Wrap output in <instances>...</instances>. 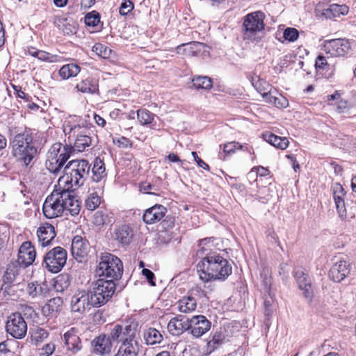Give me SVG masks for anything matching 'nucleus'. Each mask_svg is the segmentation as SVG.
Wrapping results in <instances>:
<instances>
[{
  "label": "nucleus",
  "instance_id": "nucleus-1",
  "mask_svg": "<svg viewBox=\"0 0 356 356\" xmlns=\"http://www.w3.org/2000/svg\"><path fill=\"white\" fill-rule=\"evenodd\" d=\"M80 211V204L74 195L63 188L54 190L43 203L42 211L47 218H54L69 213L72 216L77 215Z\"/></svg>",
  "mask_w": 356,
  "mask_h": 356
},
{
  "label": "nucleus",
  "instance_id": "nucleus-2",
  "mask_svg": "<svg viewBox=\"0 0 356 356\" xmlns=\"http://www.w3.org/2000/svg\"><path fill=\"white\" fill-rule=\"evenodd\" d=\"M200 279L203 282L225 280L232 272L229 261L216 252H212L204 257L197 265Z\"/></svg>",
  "mask_w": 356,
  "mask_h": 356
},
{
  "label": "nucleus",
  "instance_id": "nucleus-3",
  "mask_svg": "<svg viewBox=\"0 0 356 356\" xmlns=\"http://www.w3.org/2000/svg\"><path fill=\"white\" fill-rule=\"evenodd\" d=\"M90 169L88 161L75 159L70 161L64 168V175L58 179V186L68 191H74L83 186Z\"/></svg>",
  "mask_w": 356,
  "mask_h": 356
},
{
  "label": "nucleus",
  "instance_id": "nucleus-4",
  "mask_svg": "<svg viewBox=\"0 0 356 356\" xmlns=\"http://www.w3.org/2000/svg\"><path fill=\"white\" fill-rule=\"evenodd\" d=\"M12 154L23 165L28 166L37 154L32 134L24 131L16 134L11 142Z\"/></svg>",
  "mask_w": 356,
  "mask_h": 356
},
{
  "label": "nucleus",
  "instance_id": "nucleus-5",
  "mask_svg": "<svg viewBox=\"0 0 356 356\" xmlns=\"http://www.w3.org/2000/svg\"><path fill=\"white\" fill-rule=\"evenodd\" d=\"M95 273L99 278L113 280V282H115L122 275V262L118 257L112 254H102L99 258Z\"/></svg>",
  "mask_w": 356,
  "mask_h": 356
},
{
  "label": "nucleus",
  "instance_id": "nucleus-6",
  "mask_svg": "<svg viewBox=\"0 0 356 356\" xmlns=\"http://www.w3.org/2000/svg\"><path fill=\"white\" fill-rule=\"evenodd\" d=\"M72 147L70 145L56 143L47 153L46 168L51 173L56 174L70 157Z\"/></svg>",
  "mask_w": 356,
  "mask_h": 356
},
{
  "label": "nucleus",
  "instance_id": "nucleus-7",
  "mask_svg": "<svg viewBox=\"0 0 356 356\" xmlns=\"http://www.w3.org/2000/svg\"><path fill=\"white\" fill-rule=\"evenodd\" d=\"M264 14L261 11H256L248 14L243 17L242 33L243 40L250 42L256 41L259 34L264 30Z\"/></svg>",
  "mask_w": 356,
  "mask_h": 356
},
{
  "label": "nucleus",
  "instance_id": "nucleus-8",
  "mask_svg": "<svg viewBox=\"0 0 356 356\" xmlns=\"http://www.w3.org/2000/svg\"><path fill=\"white\" fill-rule=\"evenodd\" d=\"M116 289V284L113 280L99 278L93 282L88 289L97 307L106 303L113 296Z\"/></svg>",
  "mask_w": 356,
  "mask_h": 356
},
{
  "label": "nucleus",
  "instance_id": "nucleus-9",
  "mask_svg": "<svg viewBox=\"0 0 356 356\" xmlns=\"http://www.w3.org/2000/svg\"><path fill=\"white\" fill-rule=\"evenodd\" d=\"M93 126L86 119L74 117L64 122L63 129L65 134L68 136V140L71 138H77L82 136H90Z\"/></svg>",
  "mask_w": 356,
  "mask_h": 356
},
{
  "label": "nucleus",
  "instance_id": "nucleus-10",
  "mask_svg": "<svg viewBox=\"0 0 356 356\" xmlns=\"http://www.w3.org/2000/svg\"><path fill=\"white\" fill-rule=\"evenodd\" d=\"M67 258V251L63 248L57 246L45 254L43 265L49 271L56 273L64 267Z\"/></svg>",
  "mask_w": 356,
  "mask_h": 356
},
{
  "label": "nucleus",
  "instance_id": "nucleus-11",
  "mask_svg": "<svg viewBox=\"0 0 356 356\" xmlns=\"http://www.w3.org/2000/svg\"><path fill=\"white\" fill-rule=\"evenodd\" d=\"M92 295L89 290L79 291L75 293L70 301L71 310L74 313L83 314L93 307H97Z\"/></svg>",
  "mask_w": 356,
  "mask_h": 356
},
{
  "label": "nucleus",
  "instance_id": "nucleus-12",
  "mask_svg": "<svg viewBox=\"0 0 356 356\" xmlns=\"http://www.w3.org/2000/svg\"><path fill=\"white\" fill-rule=\"evenodd\" d=\"M6 329L13 337L21 339L26 335L27 323L21 313L15 312L8 317Z\"/></svg>",
  "mask_w": 356,
  "mask_h": 356
},
{
  "label": "nucleus",
  "instance_id": "nucleus-13",
  "mask_svg": "<svg viewBox=\"0 0 356 356\" xmlns=\"http://www.w3.org/2000/svg\"><path fill=\"white\" fill-rule=\"evenodd\" d=\"M136 328L135 325H126L124 326L115 325L111 330L109 336L113 341L122 342V344L127 343H137L134 340Z\"/></svg>",
  "mask_w": 356,
  "mask_h": 356
},
{
  "label": "nucleus",
  "instance_id": "nucleus-14",
  "mask_svg": "<svg viewBox=\"0 0 356 356\" xmlns=\"http://www.w3.org/2000/svg\"><path fill=\"white\" fill-rule=\"evenodd\" d=\"M350 49L348 40L344 38L325 40L323 45V51L332 57L343 56Z\"/></svg>",
  "mask_w": 356,
  "mask_h": 356
},
{
  "label": "nucleus",
  "instance_id": "nucleus-15",
  "mask_svg": "<svg viewBox=\"0 0 356 356\" xmlns=\"http://www.w3.org/2000/svg\"><path fill=\"white\" fill-rule=\"evenodd\" d=\"M188 330L196 338L207 332L211 326V322L203 315H196L188 318Z\"/></svg>",
  "mask_w": 356,
  "mask_h": 356
},
{
  "label": "nucleus",
  "instance_id": "nucleus-16",
  "mask_svg": "<svg viewBox=\"0 0 356 356\" xmlns=\"http://www.w3.org/2000/svg\"><path fill=\"white\" fill-rule=\"evenodd\" d=\"M35 250L31 241H25L21 245L19 249L16 263L20 267L26 268L33 264L35 259Z\"/></svg>",
  "mask_w": 356,
  "mask_h": 356
},
{
  "label": "nucleus",
  "instance_id": "nucleus-17",
  "mask_svg": "<svg viewBox=\"0 0 356 356\" xmlns=\"http://www.w3.org/2000/svg\"><path fill=\"white\" fill-rule=\"evenodd\" d=\"M294 277L298 283V288L302 291L303 296L311 300L313 297L312 283L308 274L301 268L294 270Z\"/></svg>",
  "mask_w": 356,
  "mask_h": 356
},
{
  "label": "nucleus",
  "instance_id": "nucleus-18",
  "mask_svg": "<svg viewBox=\"0 0 356 356\" xmlns=\"http://www.w3.org/2000/svg\"><path fill=\"white\" fill-rule=\"evenodd\" d=\"M332 191L337 213L341 218H346L347 216L344 202V198L346 194V191L339 183H334L332 185Z\"/></svg>",
  "mask_w": 356,
  "mask_h": 356
},
{
  "label": "nucleus",
  "instance_id": "nucleus-19",
  "mask_svg": "<svg viewBox=\"0 0 356 356\" xmlns=\"http://www.w3.org/2000/svg\"><path fill=\"white\" fill-rule=\"evenodd\" d=\"M92 345L93 352L102 356L110 355L113 348L112 339L106 334H100L95 337Z\"/></svg>",
  "mask_w": 356,
  "mask_h": 356
},
{
  "label": "nucleus",
  "instance_id": "nucleus-20",
  "mask_svg": "<svg viewBox=\"0 0 356 356\" xmlns=\"http://www.w3.org/2000/svg\"><path fill=\"white\" fill-rule=\"evenodd\" d=\"M348 10L349 8L347 6L334 3L325 9H321V5H317L315 13L318 16H323L326 19H332L340 15H346L348 13Z\"/></svg>",
  "mask_w": 356,
  "mask_h": 356
},
{
  "label": "nucleus",
  "instance_id": "nucleus-21",
  "mask_svg": "<svg viewBox=\"0 0 356 356\" xmlns=\"http://www.w3.org/2000/svg\"><path fill=\"white\" fill-rule=\"evenodd\" d=\"M90 245L86 239L81 236H75L72 241L71 251L73 257L81 261L89 252Z\"/></svg>",
  "mask_w": 356,
  "mask_h": 356
},
{
  "label": "nucleus",
  "instance_id": "nucleus-22",
  "mask_svg": "<svg viewBox=\"0 0 356 356\" xmlns=\"http://www.w3.org/2000/svg\"><path fill=\"white\" fill-rule=\"evenodd\" d=\"M167 209L161 204H155L147 209L143 213V219L146 224H154L163 218Z\"/></svg>",
  "mask_w": 356,
  "mask_h": 356
},
{
  "label": "nucleus",
  "instance_id": "nucleus-23",
  "mask_svg": "<svg viewBox=\"0 0 356 356\" xmlns=\"http://www.w3.org/2000/svg\"><path fill=\"white\" fill-rule=\"evenodd\" d=\"M188 318L183 315H177L168 323V330L172 335L179 336L188 330Z\"/></svg>",
  "mask_w": 356,
  "mask_h": 356
},
{
  "label": "nucleus",
  "instance_id": "nucleus-24",
  "mask_svg": "<svg viewBox=\"0 0 356 356\" xmlns=\"http://www.w3.org/2000/svg\"><path fill=\"white\" fill-rule=\"evenodd\" d=\"M56 235L54 227L49 223L42 224L37 229L38 242L42 247L50 245Z\"/></svg>",
  "mask_w": 356,
  "mask_h": 356
},
{
  "label": "nucleus",
  "instance_id": "nucleus-25",
  "mask_svg": "<svg viewBox=\"0 0 356 356\" xmlns=\"http://www.w3.org/2000/svg\"><path fill=\"white\" fill-rule=\"evenodd\" d=\"M349 273V264L345 260H340L332 266L329 276L334 282H340L346 277Z\"/></svg>",
  "mask_w": 356,
  "mask_h": 356
},
{
  "label": "nucleus",
  "instance_id": "nucleus-26",
  "mask_svg": "<svg viewBox=\"0 0 356 356\" xmlns=\"http://www.w3.org/2000/svg\"><path fill=\"white\" fill-rule=\"evenodd\" d=\"M64 340L67 350L76 353L81 348L79 337L75 328L72 327L64 334Z\"/></svg>",
  "mask_w": 356,
  "mask_h": 356
},
{
  "label": "nucleus",
  "instance_id": "nucleus-27",
  "mask_svg": "<svg viewBox=\"0 0 356 356\" xmlns=\"http://www.w3.org/2000/svg\"><path fill=\"white\" fill-rule=\"evenodd\" d=\"M113 238L122 245H129L133 238L132 230L127 225H122L114 230Z\"/></svg>",
  "mask_w": 356,
  "mask_h": 356
},
{
  "label": "nucleus",
  "instance_id": "nucleus-28",
  "mask_svg": "<svg viewBox=\"0 0 356 356\" xmlns=\"http://www.w3.org/2000/svg\"><path fill=\"white\" fill-rule=\"evenodd\" d=\"M20 266L16 262H11L8 264L6 270L3 276V285L7 289L16 279L19 273Z\"/></svg>",
  "mask_w": 356,
  "mask_h": 356
},
{
  "label": "nucleus",
  "instance_id": "nucleus-29",
  "mask_svg": "<svg viewBox=\"0 0 356 356\" xmlns=\"http://www.w3.org/2000/svg\"><path fill=\"white\" fill-rule=\"evenodd\" d=\"M264 139L271 145L280 149H285L289 146V140L286 137H280L272 133L263 134Z\"/></svg>",
  "mask_w": 356,
  "mask_h": 356
},
{
  "label": "nucleus",
  "instance_id": "nucleus-30",
  "mask_svg": "<svg viewBox=\"0 0 356 356\" xmlns=\"http://www.w3.org/2000/svg\"><path fill=\"white\" fill-rule=\"evenodd\" d=\"M197 301L191 294L183 297L177 302L178 310L181 313H190L195 310Z\"/></svg>",
  "mask_w": 356,
  "mask_h": 356
},
{
  "label": "nucleus",
  "instance_id": "nucleus-31",
  "mask_svg": "<svg viewBox=\"0 0 356 356\" xmlns=\"http://www.w3.org/2000/svg\"><path fill=\"white\" fill-rule=\"evenodd\" d=\"M62 304V298L59 297L51 298L42 307V312L47 316H53L60 309Z\"/></svg>",
  "mask_w": 356,
  "mask_h": 356
},
{
  "label": "nucleus",
  "instance_id": "nucleus-32",
  "mask_svg": "<svg viewBox=\"0 0 356 356\" xmlns=\"http://www.w3.org/2000/svg\"><path fill=\"white\" fill-rule=\"evenodd\" d=\"M29 334L31 335V343L35 345L41 343L49 337L48 331L39 326L31 328Z\"/></svg>",
  "mask_w": 356,
  "mask_h": 356
},
{
  "label": "nucleus",
  "instance_id": "nucleus-33",
  "mask_svg": "<svg viewBox=\"0 0 356 356\" xmlns=\"http://www.w3.org/2000/svg\"><path fill=\"white\" fill-rule=\"evenodd\" d=\"M28 54L33 57H35L42 61H46L49 63L56 62L57 60V56L51 55L49 53L37 49L35 47H29L27 50Z\"/></svg>",
  "mask_w": 356,
  "mask_h": 356
},
{
  "label": "nucleus",
  "instance_id": "nucleus-34",
  "mask_svg": "<svg viewBox=\"0 0 356 356\" xmlns=\"http://www.w3.org/2000/svg\"><path fill=\"white\" fill-rule=\"evenodd\" d=\"M138 353V343H127L121 344L114 356H137Z\"/></svg>",
  "mask_w": 356,
  "mask_h": 356
},
{
  "label": "nucleus",
  "instance_id": "nucleus-35",
  "mask_svg": "<svg viewBox=\"0 0 356 356\" xmlns=\"http://www.w3.org/2000/svg\"><path fill=\"white\" fill-rule=\"evenodd\" d=\"M92 172L93 174L92 179L95 181H99L106 176L104 163L101 159L96 158L95 159Z\"/></svg>",
  "mask_w": 356,
  "mask_h": 356
},
{
  "label": "nucleus",
  "instance_id": "nucleus-36",
  "mask_svg": "<svg viewBox=\"0 0 356 356\" xmlns=\"http://www.w3.org/2000/svg\"><path fill=\"white\" fill-rule=\"evenodd\" d=\"M146 343L149 345L160 343L163 341L162 334L155 328H149L144 332Z\"/></svg>",
  "mask_w": 356,
  "mask_h": 356
},
{
  "label": "nucleus",
  "instance_id": "nucleus-37",
  "mask_svg": "<svg viewBox=\"0 0 356 356\" xmlns=\"http://www.w3.org/2000/svg\"><path fill=\"white\" fill-rule=\"evenodd\" d=\"M80 72V67L74 63L64 65L59 70V74L63 79L76 76Z\"/></svg>",
  "mask_w": 356,
  "mask_h": 356
},
{
  "label": "nucleus",
  "instance_id": "nucleus-38",
  "mask_svg": "<svg viewBox=\"0 0 356 356\" xmlns=\"http://www.w3.org/2000/svg\"><path fill=\"white\" fill-rule=\"evenodd\" d=\"M74 140V149L82 152L91 145L92 138L90 136L85 135L77 138H71Z\"/></svg>",
  "mask_w": 356,
  "mask_h": 356
},
{
  "label": "nucleus",
  "instance_id": "nucleus-39",
  "mask_svg": "<svg viewBox=\"0 0 356 356\" xmlns=\"http://www.w3.org/2000/svg\"><path fill=\"white\" fill-rule=\"evenodd\" d=\"M76 88L79 91L84 93H95L97 90V85L90 78H87L78 83Z\"/></svg>",
  "mask_w": 356,
  "mask_h": 356
},
{
  "label": "nucleus",
  "instance_id": "nucleus-40",
  "mask_svg": "<svg viewBox=\"0 0 356 356\" xmlns=\"http://www.w3.org/2000/svg\"><path fill=\"white\" fill-rule=\"evenodd\" d=\"M251 82L255 90L261 95L264 93L267 92V91H268L272 87V86H270L268 82L256 74L252 77Z\"/></svg>",
  "mask_w": 356,
  "mask_h": 356
},
{
  "label": "nucleus",
  "instance_id": "nucleus-41",
  "mask_svg": "<svg viewBox=\"0 0 356 356\" xmlns=\"http://www.w3.org/2000/svg\"><path fill=\"white\" fill-rule=\"evenodd\" d=\"M192 82L193 83V86L196 89H204L209 90L212 88V81L211 79L206 76H194L192 79Z\"/></svg>",
  "mask_w": 356,
  "mask_h": 356
},
{
  "label": "nucleus",
  "instance_id": "nucleus-42",
  "mask_svg": "<svg viewBox=\"0 0 356 356\" xmlns=\"http://www.w3.org/2000/svg\"><path fill=\"white\" fill-rule=\"evenodd\" d=\"M137 117L139 123L145 126L152 124L155 115L147 109H140L137 111Z\"/></svg>",
  "mask_w": 356,
  "mask_h": 356
},
{
  "label": "nucleus",
  "instance_id": "nucleus-43",
  "mask_svg": "<svg viewBox=\"0 0 356 356\" xmlns=\"http://www.w3.org/2000/svg\"><path fill=\"white\" fill-rule=\"evenodd\" d=\"M101 203V198L96 192H93L88 195L85 200V207L90 211L96 209Z\"/></svg>",
  "mask_w": 356,
  "mask_h": 356
},
{
  "label": "nucleus",
  "instance_id": "nucleus-44",
  "mask_svg": "<svg viewBox=\"0 0 356 356\" xmlns=\"http://www.w3.org/2000/svg\"><path fill=\"white\" fill-rule=\"evenodd\" d=\"M92 51L95 52L99 57L106 59L111 58L113 51L111 49L101 43H96L92 47Z\"/></svg>",
  "mask_w": 356,
  "mask_h": 356
},
{
  "label": "nucleus",
  "instance_id": "nucleus-45",
  "mask_svg": "<svg viewBox=\"0 0 356 356\" xmlns=\"http://www.w3.org/2000/svg\"><path fill=\"white\" fill-rule=\"evenodd\" d=\"M353 106L346 100H340L337 103V111L339 113H343L346 115H351L353 113L352 110Z\"/></svg>",
  "mask_w": 356,
  "mask_h": 356
},
{
  "label": "nucleus",
  "instance_id": "nucleus-46",
  "mask_svg": "<svg viewBox=\"0 0 356 356\" xmlns=\"http://www.w3.org/2000/svg\"><path fill=\"white\" fill-rule=\"evenodd\" d=\"M26 291L29 296L33 298L40 295L42 292V287L37 282H31L28 284Z\"/></svg>",
  "mask_w": 356,
  "mask_h": 356
},
{
  "label": "nucleus",
  "instance_id": "nucleus-47",
  "mask_svg": "<svg viewBox=\"0 0 356 356\" xmlns=\"http://www.w3.org/2000/svg\"><path fill=\"white\" fill-rule=\"evenodd\" d=\"M109 222L108 216L102 211H97L93 216V223L100 226Z\"/></svg>",
  "mask_w": 356,
  "mask_h": 356
},
{
  "label": "nucleus",
  "instance_id": "nucleus-48",
  "mask_svg": "<svg viewBox=\"0 0 356 356\" xmlns=\"http://www.w3.org/2000/svg\"><path fill=\"white\" fill-rule=\"evenodd\" d=\"M99 21V16L95 12L89 13L85 17V23L88 26H95Z\"/></svg>",
  "mask_w": 356,
  "mask_h": 356
},
{
  "label": "nucleus",
  "instance_id": "nucleus-49",
  "mask_svg": "<svg viewBox=\"0 0 356 356\" xmlns=\"http://www.w3.org/2000/svg\"><path fill=\"white\" fill-rule=\"evenodd\" d=\"M299 33L295 28H287L284 31V38L290 42H294L298 38Z\"/></svg>",
  "mask_w": 356,
  "mask_h": 356
},
{
  "label": "nucleus",
  "instance_id": "nucleus-50",
  "mask_svg": "<svg viewBox=\"0 0 356 356\" xmlns=\"http://www.w3.org/2000/svg\"><path fill=\"white\" fill-rule=\"evenodd\" d=\"M277 95H278L277 90L272 86L267 92L264 93L261 96L266 103L273 104Z\"/></svg>",
  "mask_w": 356,
  "mask_h": 356
},
{
  "label": "nucleus",
  "instance_id": "nucleus-51",
  "mask_svg": "<svg viewBox=\"0 0 356 356\" xmlns=\"http://www.w3.org/2000/svg\"><path fill=\"white\" fill-rule=\"evenodd\" d=\"M270 173L269 170L263 166H257L252 168L249 172V176L255 175L257 177L258 175L261 177H266Z\"/></svg>",
  "mask_w": 356,
  "mask_h": 356
},
{
  "label": "nucleus",
  "instance_id": "nucleus-52",
  "mask_svg": "<svg viewBox=\"0 0 356 356\" xmlns=\"http://www.w3.org/2000/svg\"><path fill=\"white\" fill-rule=\"evenodd\" d=\"M243 146L238 143L233 141L224 145L223 151L227 154L234 153L236 149H242Z\"/></svg>",
  "mask_w": 356,
  "mask_h": 356
},
{
  "label": "nucleus",
  "instance_id": "nucleus-53",
  "mask_svg": "<svg viewBox=\"0 0 356 356\" xmlns=\"http://www.w3.org/2000/svg\"><path fill=\"white\" fill-rule=\"evenodd\" d=\"M134 9V4L129 0H124L120 6V13L122 15H126Z\"/></svg>",
  "mask_w": 356,
  "mask_h": 356
},
{
  "label": "nucleus",
  "instance_id": "nucleus-54",
  "mask_svg": "<svg viewBox=\"0 0 356 356\" xmlns=\"http://www.w3.org/2000/svg\"><path fill=\"white\" fill-rule=\"evenodd\" d=\"M23 317L25 318H34L37 314L32 307L24 305L22 306V313Z\"/></svg>",
  "mask_w": 356,
  "mask_h": 356
},
{
  "label": "nucleus",
  "instance_id": "nucleus-55",
  "mask_svg": "<svg viewBox=\"0 0 356 356\" xmlns=\"http://www.w3.org/2000/svg\"><path fill=\"white\" fill-rule=\"evenodd\" d=\"M277 108H286L289 105L288 100L282 95L279 94L274 98V102L273 104Z\"/></svg>",
  "mask_w": 356,
  "mask_h": 356
},
{
  "label": "nucleus",
  "instance_id": "nucleus-56",
  "mask_svg": "<svg viewBox=\"0 0 356 356\" xmlns=\"http://www.w3.org/2000/svg\"><path fill=\"white\" fill-rule=\"evenodd\" d=\"M55 350L54 343H49L40 350V356H50Z\"/></svg>",
  "mask_w": 356,
  "mask_h": 356
},
{
  "label": "nucleus",
  "instance_id": "nucleus-57",
  "mask_svg": "<svg viewBox=\"0 0 356 356\" xmlns=\"http://www.w3.org/2000/svg\"><path fill=\"white\" fill-rule=\"evenodd\" d=\"M330 65L327 63L326 58L322 55H319L315 63L316 68L318 70H325Z\"/></svg>",
  "mask_w": 356,
  "mask_h": 356
},
{
  "label": "nucleus",
  "instance_id": "nucleus-58",
  "mask_svg": "<svg viewBox=\"0 0 356 356\" xmlns=\"http://www.w3.org/2000/svg\"><path fill=\"white\" fill-rule=\"evenodd\" d=\"M191 45H201V44L199 43V42H189V43H186V44H182L181 45H179L177 47L176 51L179 54H183V55H186V50L187 49L186 48H189V47L191 48Z\"/></svg>",
  "mask_w": 356,
  "mask_h": 356
},
{
  "label": "nucleus",
  "instance_id": "nucleus-59",
  "mask_svg": "<svg viewBox=\"0 0 356 356\" xmlns=\"http://www.w3.org/2000/svg\"><path fill=\"white\" fill-rule=\"evenodd\" d=\"M142 273L146 277L148 282L152 286H155V282L154 281L155 277H154V274L153 273V272H152L150 270H149L147 268H143L142 270Z\"/></svg>",
  "mask_w": 356,
  "mask_h": 356
},
{
  "label": "nucleus",
  "instance_id": "nucleus-60",
  "mask_svg": "<svg viewBox=\"0 0 356 356\" xmlns=\"http://www.w3.org/2000/svg\"><path fill=\"white\" fill-rule=\"evenodd\" d=\"M192 156L194 158V160L196 161L197 165L200 168H202L204 170H209V166L208 164H207L202 159L198 157L197 153L195 152H191Z\"/></svg>",
  "mask_w": 356,
  "mask_h": 356
},
{
  "label": "nucleus",
  "instance_id": "nucleus-61",
  "mask_svg": "<svg viewBox=\"0 0 356 356\" xmlns=\"http://www.w3.org/2000/svg\"><path fill=\"white\" fill-rule=\"evenodd\" d=\"M70 284L69 280H56L55 289L57 291H62Z\"/></svg>",
  "mask_w": 356,
  "mask_h": 356
},
{
  "label": "nucleus",
  "instance_id": "nucleus-62",
  "mask_svg": "<svg viewBox=\"0 0 356 356\" xmlns=\"http://www.w3.org/2000/svg\"><path fill=\"white\" fill-rule=\"evenodd\" d=\"M261 277H262V280H264L263 283H264L265 288L266 289H268L269 286L270 285V280H271L270 277L268 276V272L264 271L261 274Z\"/></svg>",
  "mask_w": 356,
  "mask_h": 356
},
{
  "label": "nucleus",
  "instance_id": "nucleus-63",
  "mask_svg": "<svg viewBox=\"0 0 356 356\" xmlns=\"http://www.w3.org/2000/svg\"><path fill=\"white\" fill-rule=\"evenodd\" d=\"M222 341V337L220 334H215L212 338L211 340L209 342V346H211V345L213 343L215 344H219Z\"/></svg>",
  "mask_w": 356,
  "mask_h": 356
},
{
  "label": "nucleus",
  "instance_id": "nucleus-64",
  "mask_svg": "<svg viewBox=\"0 0 356 356\" xmlns=\"http://www.w3.org/2000/svg\"><path fill=\"white\" fill-rule=\"evenodd\" d=\"M64 32L69 34V33H76V26L75 25H71L70 24H67L65 26V28L63 29Z\"/></svg>",
  "mask_w": 356,
  "mask_h": 356
}]
</instances>
